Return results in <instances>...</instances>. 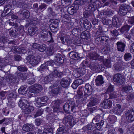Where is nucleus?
Segmentation results:
<instances>
[{
  "label": "nucleus",
  "instance_id": "6e6552de",
  "mask_svg": "<svg viewBox=\"0 0 134 134\" xmlns=\"http://www.w3.org/2000/svg\"><path fill=\"white\" fill-rule=\"evenodd\" d=\"M26 59L30 64L33 66L37 65L39 62V60L33 55L28 56L26 58Z\"/></svg>",
  "mask_w": 134,
  "mask_h": 134
},
{
  "label": "nucleus",
  "instance_id": "473e14b6",
  "mask_svg": "<svg viewBox=\"0 0 134 134\" xmlns=\"http://www.w3.org/2000/svg\"><path fill=\"white\" fill-rule=\"evenodd\" d=\"M99 66V64L96 62L91 63L90 65V67L91 69L93 71L96 70L98 68Z\"/></svg>",
  "mask_w": 134,
  "mask_h": 134
},
{
  "label": "nucleus",
  "instance_id": "c85d7f7f",
  "mask_svg": "<svg viewBox=\"0 0 134 134\" xmlns=\"http://www.w3.org/2000/svg\"><path fill=\"white\" fill-rule=\"evenodd\" d=\"M54 48L53 45H51L47 48L46 53L48 56L52 55L54 53Z\"/></svg>",
  "mask_w": 134,
  "mask_h": 134
},
{
  "label": "nucleus",
  "instance_id": "7ed1b4c3",
  "mask_svg": "<svg viewBox=\"0 0 134 134\" xmlns=\"http://www.w3.org/2000/svg\"><path fill=\"white\" fill-rule=\"evenodd\" d=\"M113 80L114 82L116 84L122 85L124 83L125 79L121 74L117 73L114 75Z\"/></svg>",
  "mask_w": 134,
  "mask_h": 134
},
{
  "label": "nucleus",
  "instance_id": "c03bdc74",
  "mask_svg": "<svg viewBox=\"0 0 134 134\" xmlns=\"http://www.w3.org/2000/svg\"><path fill=\"white\" fill-rule=\"evenodd\" d=\"M34 109V108L32 106H28L27 108H26L25 109H23L24 113L25 114H29Z\"/></svg>",
  "mask_w": 134,
  "mask_h": 134
},
{
  "label": "nucleus",
  "instance_id": "aec40b11",
  "mask_svg": "<svg viewBox=\"0 0 134 134\" xmlns=\"http://www.w3.org/2000/svg\"><path fill=\"white\" fill-rule=\"evenodd\" d=\"M123 111V109L120 104H117L114 108V110L113 111V113H115L118 115H120Z\"/></svg>",
  "mask_w": 134,
  "mask_h": 134
},
{
  "label": "nucleus",
  "instance_id": "f8f14e48",
  "mask_svg": "<svg viewBox=\"0 0 134 134\" xmlns=\"http://www.w3.org/2000/svg\"><path fill=\"white\" fill-rule=\"evenodd\" d=\"M98 97L96 96H92L90 98V102L87 105L89 106H93L97 104L98 102Z\"/></svg>",
  "mask_w": 134,
  "mask_h": 134
},
{
  "label": "nucleus",
  "instance_id": "052dcab7",
  "mask_svg": "<svg viewBox=\"0 0 134 134\" xmlns=\"http://www.w3.org/2000/svg\"><path fill=\"white\" fill-rule=\"evenodd\" d=\"M100 116L99 115H98L95 116L93 119L92 122L94 124H96L99 121L100 119Z\"/></svg>",
  "mask_w": 134,
  "mask_h": 134
},
{
  "label": "nucleus",
  "instance_id": "f3484780",
  "mask_svg": "<svg viewBox=\"0 0 134 134\" xmlns=\"http://www.w3.org/2000/svg\"><path fill=\"white\" fill-rule=\"evenodd\" d=\"M5 80L9 83H15L17 82L16 79L13 75H9L7 77Z\"/></svg>",
  "mask_w": 134,
  "mask_h": 134
},
{
  "label": "nucleus",
  "instance_id": "f704fd0d",
  "mask_svg": "<svg viewBox=\"0 0 134 134\" xmlns=\"http://www.w3.org/2000/svg\"><path fill=\"white\" fill-rule=\"evenodd\" d=\"M108 120L111 124L114 123L117 120L116 117L113 115H109L108 117Z\"/></svg>",
  "mask_w": 134,
  "mask_h": 134
},
{
  "label": "nucleus",
  "instance_id": "c756f323",
  "mask_svg": "<svg viewBox=\"0 0 134 134\" xmlns=\"http://www.w3.org/2000/svg\"><path fill=\"white\" fill-rule=\"evenodd\" d=\"M27 91V89L25 86H21L18 90L19 93L22 94H26Z\"/></svg>",
  "mask_w": 134,
  "mask_h": 134
},
{
  "label": "nucleus",
  "instance_id": "9b49d317",
  "mask_svg": "<svg viewBox=\"0 0 134 134\" xmlns=\"http://www.w3.org/2000/svg\"><path fill=\"white\" fill-rule=\"evenodd\" d=\"M112 105V102L109 99H104L102 103L100 104V106L103 109H109L111 108Z\"/></svg>",
  "mask_w": 134,
  "mask_h": 134
},
{
  "label": "nucleus",
  "instance_id": "20e7f679",
  "mask_svg": "<svg viewBox=\"0 0 134 134\" xmlns=\"http://www.w3.org/2000/svg\"><path fill=\"white\" fill-rule=\"evenodd\" d=\"M85 97L83 100H85L87 99V97L91 95L92 93L93 88L92 86L89 84H86L85 86Z\"/></svg>",
  "mask_w": 134,
  "mask_h": 134
},
{
  "label": "nucleus",
  "instance_id": "e433bc0d",
  "mask_svg": "<svg viewBox=\"0 0 134 134\" xmlns=\"http://www.w3.org/2000/svg\"><path fill=\"white\" fill-rule=\"evenodd\" d=\"M83 26L84 28L86 30H89L92 27L91 23L87 19L85 21V23Z\"/></svg>",
  "mask_w": 134,
  "mask_h": 134
},
{
  "label": "nucleus",
  "instance_id": "412c9836",
  "mask_svg": "<svg viewBox=\"0 0 134 134\" xmlns=\"http://www.w3.org/2000/svg\"><path fill=\"white\" fill-rule=\"evenodd\" d=\"M65 128V126L60 125L57 130V134H68Z\"/></svg>",
  "mask_w": 134,
  "mask_h": 134
},
{
  "label": "nucleus",
  "instance_id": "13d9d810",
  "mask_svg": "<svg viewBox=\"0 0 134 134\" xmlns=\"http://www.w3.org/2000/svg\"><path fill=\"white\" fill-rule=\"evenodd\" d=\"M102 13L103 15H105L107 17L110 16L113 14L111 11L109 10H105L103 11Z\"/></svg>",
  "mask_w": 134,
  "mask_h": 134
},
{
  "label": "nucleus",
  "instance_id": "c9c22d12",
  "mask_svg": "<svg viewBox=\"0 0 134 134\" xmlns=\"http://www.w3.org/2000/svg\"><path fill=\"white\" fill-rule=\"evenodd\" d=\"M48 32L45 30H42L40 34L39 35V37L40 38H46L47 36Z\"/></svg>",
  "mask_w": 134,
  "mask_h": 134
},
{
  "label": "nucleus",
  "instance_id": "6e6d98bb",
  "mask_svg": "<svg viewBox=\"0 0 134 134\" xmlns=\"http://www.w3.org/2000/svg\"><path fill=\"white\" fill-rule=\"evenodd\" d=\"M48 68V66L47 65L46 63H45L40 67L39 70L40 71H44L47 70Z\"/></svg>",
  "mask_w": 134,
  "mask_h": 134
},
{
  "label": "nucleus",
  "instance_id": "5701e85b",
  "mask_svg": "<svg viewBox=\"0 0 134 134\" xmlns=\"http://www.w3.org/2000/svg\"><path fill=\"white\" fill-rule=\"evenodd\" d=\"M38 30V29L37 27L35 26H30L28 28V32L29 35L32 36L34 35Z\"/></svg>",
  "mask_w": 134,
  "mask_h": 134
},
{
  "label": "nucleus",
  "instance_id": "5fc2aeb1",
  "mask_svg": "<svg viewBox=\"0 0 134 134\" xmlns=\"http://www.w3.org/2000/svg\"><path fill=\"white\" fill-rule=\"evenodd\" d=\"M53 129L52 128H49L44 129L43 134H52Z\"/></svg>",
  "mask_w": 134,
  "mask_h": 134
},
{
  "label": "nucleus",
  "instance_id": "f03ea898",
  "mask_svg": "<svg viewBox=\"0 0 134 134\" xmlns=\"http://www.w3.org/2000/svg\"><path fill=\"white\" fill-rule=\"evenodd\" d=\"M63 123L69 127H72L75 123L73 117L71 115L65 116L63 119Z\"/></svg>",
  "mask_w": 134,
  "mask_h": 134
},
{
  "label": "nucleus",
  "instance_id": "a18cd8bd",
  "mask_svg": "<svg viewBox=\"0 0 134 134\" xmlns=\"http://www.w3.org/2000/svg\"><path fill=\"white\" fill-rule=\"evenodd\" d=\"M86 0H76L74 2V4L76 5H82L85 4L86 3Z\"/></svg>",
  "mask_w": 134,
  "mask_h": 134
},
{
  "label": "nucleus",
  "instance_id": "4468645a",
  "mask_svg": "<svg viewBox=\"0 0 134 134\" xmlns=\"http://www.w3.org/2000/svg\"><path fill=\"white\" fill-rule=\"evenodd\" d=\"M18 105L22 109H25L26 108L28 107L29 105L27 101L24 99H20L18 103Z\"/></svg>",
  "mask_w": 134,
  "mask_h": 134
},
{
  "label": "nucleus",
  "instance_id": "2f4dec72",
  "mask_svg": "<svg viewBox=\"0 0 134 134\" xmlns=\"http://www.w3.org/2000/svg\"><path fill=\"white\" fill-rule=\"evenodd\" d=\"M82 29L81 27L74 28L72 31V33L74 35L76 36L77 35L79 34L81 32V30Z\"/></svg>",
  "mask_w": 134,
  "mask_h": 134
},
{
  "label": "nucleus",
  "instance_id": "4d7b16f0",
  "mask_svg": "<svg viewBox=\"0 0 134 134\" xmlns=\"http://www.w3.org/2000/svg\"><path fill=\"white\" fill-rule=\"evenodd\" d=\"M17 69L19 70L21 72L26 71L28 70L27 68L24 65H20L18 66Z\"/></svg>",
  "mask_w": 134,
  "mask_h": 134
},
{
  "label": "nucleus",
  "instance_id": "cd10ccee",
  "mask_svg": "<svg viewBox=\"0 0 134 134\" xmlns=\"http://www.w3.org/2000/svg\"><path fill=\"white\" fill-rule=\"evenodd\" d=\"M89 58L91 60H96L99 57H100L96 52H93L90 53L89 54Z\"/></svg>",
  "mask_w": 134,
  "mask_h": 134
},
{
  "label": "nucleus",
  "instance_id": "b1692460",
  "mask_svg": "<svg viewBox=\"0 0 134 134\" xmlns=\"http://www.w3.org/2000/svg\"><path fill=\"white\" fill-rule=\"evenodd\" d=\"M99 58L102 60L103 61V64L105 66L108 68H111V61L109 59H105L103 60V57H100Z\"/></svg>",
  "mask_w": 134,
  "mask_h": 134
},
{
  "label": "nucleus",
  "instance_id": "e2e57ef3",
  "mask_svg": "<svg viewBox=\"0 0 134 134\" xmlns=\"http://www.w3.org/2000/svg\"><path fill=\"white\" fill-rule=\"evenodd\" d=\"M82 87H81V88L80 87L78 90L77 92L78 97L79 98H81L83 96V93H82Z\"/></svg>",
  "mask_w": 134,
  "mask_h": 134
},
{
  "label": "nucleus",
  "instance_id": "2eb2a0df",
  "mask_svg": "<svg viewBox=\"0 0 134 134\" xmlns=\"http://www.w3.org/2000/svg\"><path fill=\"white\" fill-rule=\"evenodd\" d=\"M133 12L132 10H119L118 13L121 16H123L126 15V16L128 18L131 17L130 15H131V14L132 12Z\"/></svg>",
  "mask_w": 134,
  "mask_h": 134
},
{
  "label": "nucleus",
  "instance_id": "ddd939ff",
  "mask_svg": "<svg viewBox=\"0 0 134 134\" xmlns=\"http://www.w3.org/2000/svg\"><path fill=\"white\" fill-rule=\"evenodd\" d=\"M64 59L61 55L58 54L55 56L54 59V63L58 65H60L63 62Z\"/></svg>",
  "mask_w": 134,
  "mask_h": 134
},
{
  "label": "nucleus",
  "instance_id": "72a5a7b5",
  "mask_svg": "<svg viewBox=\"0 0 134 134\" xmlns=\"http://www.w3.org/2000/svg\"><path fill=\"white\" fill-rule=\"evenodd\" d=\"M129 26L127 25L123 26L120 30V31L122 33H126L129 30Z\"/></svg>",
  "mask_w": 134,
  "mask_h": 134
},
{
  "label": "nucleus",
  "instance_id": "0e129e2a",
  "mask_svg": "<svg viewBox=\"0 0 134 134\" xmlns=\"http://www.w3.org/2000/svg\"><path fill=\"white\" fill-rule=\"evenodd\" d=\"M36 103H35L37 107H40L42 105V104H43L41 103V101L40 100V99L39 98H37L36 100L35 99Z\"/></svg>",
  "mask_w": 134,
  "mask_h": 134
},
{
  "label": "nucleus",
  "instance_id": "603ef678",
  "mask_svg": "<svg viewBox=\"0 0 134 134\" xmlns=\"http://www.w3.org/2000/svg\"><path fill=\"white\" fill-rule=\"evenodd\" d=\"M27 74L25 73H21L18 75V77L22 80H25L27 78Z\"/></svg>",
  "mask_w": 134,
  "mask_h": 134
},
{
  "label": "nucleus",
  "instance_id": "bb28decb",
  "mask_svg": "<svg viewBox=\"0 0 134 134\" xmlns=\"http://www.w3.org/2000/svg\"><path fill=\"white\" fill-rule=\"evenodd\" d=\"M88 64V62L87 61H83L81 64V66H82L81 68V70H83V71L81 73H85V70H88L89 67L88 66L86 65Z\"/></svg>",
  "mask_w": 134,
  "mask_h": 134
},
{
  "label": "nucleus",
  "instance_id": "4be33fe9",
  "mask_svg": "<svg viewBox=\"0 0 134 134\" xmlns=\"http://www.w3.org/2000/svg\"><path fill=\"white\" fill-rule=\"evenodd\" d=\"M95 81L96 83V85L97 86H100L104 82L103 78L101 75L97 76L95 80Z\"/></svg>",
  "mask_w": 134,
  "mask_h": 134
},
{
  "label": "nucleus",
  "instance_id": "7c9ffc66",
  "mask_svg": "<svg viewBox=\"0 0 134 134\" xmlns=\"http://www.w3.org/2000/svg\"><path fill=\"white\" fill-rule=\"evenodd\" d=\"M54 77L52 74H50L44 77V81L45 83L50 82L54 79Z\"/></svg>",
  "mask_w": 134,
  "mask_h": 134
},
{
  "label": "nucleus",
  "instance_id": "864d4df0",
  "mask_svg": "<svg viewBox=\"0 0 134 134\" xmlns=\"http://www.w3.org/2000/svg\"><path fill=\"white\" fill-rule=\"evenodd\" d=\"M124 58L125 60L127 61L131 60L132 58V56L131 54L130 53H126L124 56Z\"/></svg>",
  "mask_w": 134,
  "mask_h": 134
},
{
  "label": "nucleus",
  "instance_id": "8fccbe9b",
  "mask_svg": "<svg viewBox=\"0 0 134 134\" xmlns=\"http://www.w3.org/2000/svg\"><path fill=\"white\" fill-rule=\"evenodd\" d=\"M92 127L90 124H88L83 127L82 129L85 132H87L88 131H90L92 130Z\"/></svg>",
  "mask_w": 134,
  "mask_h": 134
},
{
  "label": "nucleus",
  "instance_id": "423d86ee",
  "mask_svg": "<svg viewBox=\"0 0 134 134\" xmlns=\"http://www.w3.org/2000/svg\"><path fill=\"white\" fill-rule=\"evenodd\" d=\"M96 37L95 43L97 44H102L104 42H107L109 39V37L106 36L100 35Z\"/></svg>",
  "mask_w": 134,
  "mask_h": 134
},
{
  "label": "nucleus",
  "instance_id": "1a4fd4ad",
  "mask_svg": "<svg viewBox=\"0 0 134 134\" xmlns=\"http://www.w3.org/2000/svg\"><path fill=\"white\" fill-rule=\"evenodd\" d=\"M63 88L61 86H58L57 84H54L53 85V87L51 90V92L52 94L57 95L63 91Z\"/></svg>",
  "mask_w": 134,
  "mask_h": 134
},
{
  "label": "nucleus",
  "instance_id": "bf43d9fd",
  "mask_svg": "<svg viewBox=\"0 0 134 134\" xmlns=\"http://www.w3.org/2000/svg\"><path fill=\"white\" fill-rule=\"evenodd\" d=\"M43 109H40L37 111L34 115V117L36 118L37 117L41 115L43 113Z\"/></svg>",
  "mask_w": 134,
  "mask_h": 134
},
{
  "label": "nucleus",
  "instance_id": "39448f33",
  "mask_svg": "<svg viewBox=\"0 0 134 134\" xmlns=\"http://www.w3.org/2000/svg\"><path fill=\"white\" fill-rule=\"evenodd\" d=\"M126 119L130 122L134 121V110L133 109L129 110L125 114Z\"/></svg>",
  "mask_w": 134,
  "mask_h": 134
},
{
  "label": "nucleus",
  "instance_id": "49530a36",
  "mask_svg": "<svg viewBox=\"0 0 134 134\" xmlns=\"http://www.w3.org/2000/svg\"><path fill=\"white\" fill-rule=\"evenodd\" d=\"M122 90L126 93H129L132 92V88L131 86L129 85L123 87Z\"/></svg>",
  "mask_w": 134,
  "mask_h": 134
},
{
  "label": "nucleus",
  "instance_id": "0eeeda50",
  "mask_svg": "<svg viewBox=\"0 0 134 134\" xmlns=\"http://www.w3.org/2000/svg\"><path fill=\"white\" fill-rule=\"evenodd\" d=\"M42 90L41 86L38 84H34L29 89V91L31 92L34 93H39Z\"/></svg>",
  "mask_w": 134,
  "mask_h": 134
},
{
  "label": "nucleus",
  "instance_id": "680f3d73",
  "mask_svg": "<svg viewBox=\"0 0 134 134\" xmlns=\"http://www.w3.org/2000/svg\"><path fill=\"white\" fill-rule=\"evenodd\" d=\"M16 31L18 34H23L24 32V27L23 26H20Z\"/></svg>",
  "mask_w": 134,
  "mask_h": 134
},
{
  "label": "nucleus",
  "instance_id": "f257e3e1",
  "mask_svg": "<svg viewBox=\"0 0 134 134\" xmlns=\"http://www.w3.org/2000/svg\"><path fill=\"white\" fill-rule=\"evenodd\" d=\"M97 1L95 0H90L88 6L85 8L86 11L83 12L84 17L87 18L91 15V12H94L96 10V3Z\"/></svg>",
  "mask_w": 134,
  "mask_h": 134
},
{
  "label": "nucleus",
  "instance_id": "338daca9",
  "mask_svg": "<svg viewBox=\"0 0 134 134\" xmlns=\"http://www.w3.org/2000/svg\"><path fill=\"white\" fill-rule=\"evenodd\" d=\"M39 20L36 18H32L31 20V24L34 25L37 24L38 23Z\"/></svg>",
  "mask_w": 134,
  "mask_h": 134
},
{
  "label": "nucleus",
  "instance_id": "9d476101",
  "mask_svg": "<svg viewBox=\"0 0 134 134\" xmlns=\"http://www.w3.org/2000/svg\"><path fill=\"white\" fill-rule=\"evenodd\" d=\"M61 103V101L59 100H57L52 102V106L53 108V112L58 113L59 111V106Z\"/></svg>",
  "mask_w": 134,
  "mask_h": 134
},
{
  "label": "nucleus",
  "instance_id": "37998d69",
  "mask_svg": "<svg viewBox=\"0 0 134 134\" xmlns=\"http://www.w3.org/2000/svg\"><path fill=\"white\" fill-rule=\"evenodd\" d=\"M71 0H61L62 4L65 7H67L71 4Z\"/></svg>",
  "mask_w": 134,
  "mask_h": 134
},
{
  "label": "nucleus",
  "instance_id": "dca6fc26",
  "mask_svg": "<svg viewBox=\"0 0 134 134\" xmlns=\"http://www.w3.org/2000/svg\"><path fill=\"white\" fill-rule=\"evenodd\" d=\"M117 46V49L119 51L123 52L125 51L126 47V44L123 42L118 41L116 44Z\"/></svg>",
  "mask_w": 134,
  "mask_h": 134
},
{
  "label": "nucleus",
  "instance_id": "69168bd1",
  "mask_svg": "<svg viewBox=\"0 0 134 134\" xmlns=\"http://www.w3.org/2000/svg\"><path fill=\"white\" fill-rule=\"evenodd\" d=\"M17 95L14 92H12L9 94L8 98L10 99L13 98H15L17 97Z\"/></svg>",
  "mask_w": 134,
  "mask_h": 134
},
{
  "label": "nucleus",
  "instance_id": "a878e982",
  "mask_svg": "<svg viewBox=\"0 0 134 134\" xmlns=\"http://www.w3.org/2000/svg\"><path fill=\"white\" fill-rule=\"evenodd\" d=\"M75 6H72L68 7L67 9V11L68 13L71 15H73L74 14V13L76 12V10L78 9V7H77V6L75 7Z\"/></svg>",
  "mask_w": 134,
  "mask_h": 134
},
{
  "label": "nucleus",
  "instance_id": "de8ad7c7",
  "mask_svg": "<svg viewBox=\"0 0 134 134\" xmlns=\"http://www.w3.org/2000/svg\"><path fill=\"white\" fill-rule=\"evenodd\" d=\"M81 36L82 38H89L90 37L89 32L87 31L83 32L81 34Z\"/></svg>",
  "mask_w": 134,
  "mask_h": 134
},
{
  "label": "nucleus",
  "instance_id": "3c124183",
  "mask_svg": "<svg viewBox=\"0 0 134 134\" xmlns=\"http://www.w3.org/2000/svg\"><path fill=\"white\" fill-rule=\"evenodd\" d=\"M46 48V44H39L38 50L41 52H43Z\"/></svg>",
  "mask_w": 134,
  "mask_h": 134
},
{
  "label": "nucleus",
  "instance_id": "4c0bfd02",
  "mask_svg": "<svg viewBox=\"0 0 134 134\" xmlns=\"http://www.w3.org/2000/svg\"><path fill=\"white\" fill-rule=\"evenodd\" d=\"M97 31L96 33L95 37L98 36L100 35H102L104 32L102 30V26H98V27L97 28Z\"/></svg>",
  "mask_w": 134,
  "mask_h": 134
},
{
  "label": "nucleus",
  "instance_id": "09e8293b",
  "mask_svg": "<svg viewBox=\"0 0 134 134\" xmlns=\"http://www.w3.org/2000/svg\"><path fill=\"white\" fill-rule=\"evenodd\" d=\"M130 8V7L129 5L125 4H123L120 6L119 10H129V9Z\"/></svg>",
  "mask_w": 134,
  "mask_h": 134
},
{
  "label": "nucleus",
  "instance_id": "79ce46f5",
  "mask_svg": "<svg viewBox=\"0 0 134 134\" xmlns=\"http://www.w3.org/2000/svg\"><path fill=\"white\" fill-rule=\"evenodd\" d=\"M63 109L65 113H69L70 112V109L66 102L63 106Z\"/></svg>",
  "mask_w": 134,
  "mask_h": 134
},
{
  "label": "nucleus",
  "instance_id": "6ab92c4d",
  "mask_svg": "<svg viewBox=\"0 0 134 134\" xmlns=\"http://www.w3.org/2000/svg\"><path fill=\"white\" fill-rule=\"evenodd\" d=\"M19 13L24 18L27 19L30 16L29 12L26 10H20L19 11Z\"/></svg>",
  "mask_w": 134,
  "mask_h": 134
},
{
  "label": "nucleus",
  "instance_id": "a211bd4d",
  "mask_svg": "<svg viewBox=\"0 0 134 134\" xmlns=\"http://www.w3.org/2000/svg\"><path fill=\"white\" fill-rule=\"evenodd\" d=\"M70 79H67L66 78H63L60 83L61 87L65 88L68 86L70 84Z\"/></svg>",
  "mask_w": 134,
  "mask_h": 134
},
{
  "label": "nucleus",
  "instance_id": "a19ab883",
  "mask_svg": "<svg viewBox=\"0 0 134 134\" xmlns=\"http://www.w3.org/2000/svg\"><path fill=\"white\" fill-rule=\"evenodd\" d=\"M112 22V24L113 25L116 27H118L119 26V21L118 19L117 18H113Z\"/></svg>",
  "mask_w": 134,
  "mask_h": 134
},
{
  "label": "nucleus",
  "instance_id": "393cba45",
  "mask_svg": "<svg viewBox=\"0 0 134 134\" xmlns=\"http://www.w3.org/2000/svg\"><path fill=\"white\" fill-rule=\"evenodd\" d=\"M33 127V126L32 124H27L23 126L22 129L24 131L28 132L32 130Z\"/></svg>",
  "mask_w": 134,
  "mask_h": 134
},
{
  "label": "nucleus",
  "instance_id": "774afa93",
  "mask_svg": "<svg viewBox=\"0 0 134 134\" xmlns=\"http://www.w3.org/2000/svg\"><path fill=\"white\" fill-rule=\"evenodd\" d=\"M69 54L71 59H75L76 55H77V52L72 51L69 53Z\"/></svg>",
  "mask_w": 134,
  "mask_h": 134
},
{
  "label": "nucleus",
  "instance_id": "ea45409f",
  "mask_svg": "<svg viewBox=\"0 0 134 134\" xmlns=\"http://www.w3.org/2000/svg\"><path fill=\"white\" fill-rule=\"evenodd\" d=\"M9 33L11 36H18V35L17 31L16 30H13V28H10L8 30Z\"/></svg>",
  "mask_w": 134,
  "mask_h": 134
},
{
  "label": "nucleus",
  "instance_id": "58836bf2",
  "mask_svg": "<svg viewBox=\"0 0 134 134\" xmlns=\"http://www.w3.org/2000/svg\"><path fill=\"white\" fill-rule=\"evenodd\" d=\"M67 102L68 103V105H69V107H70L72 112H73L75 107V105L74 102L69 100H68Z\"/></svg>",
  "mask_w": 134,
  "mask_h": 134
}]
</instances>
